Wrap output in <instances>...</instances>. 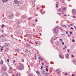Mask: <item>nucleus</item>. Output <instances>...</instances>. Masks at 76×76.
<instances>
[{
    "instance_id": "1",
    "label": "nucleus",
    "mask_w": 76,
    "mask_h": 76,
    "mask_svg": "<svg viewBox=\"0 0 76 76\" xmlns=\"http://www.w3.org/2000/svg\"><path fill=\"white\" fill-rule=\"evenodd\" d=\"M19 69L20 70H23L24 69V67L22 65H20L18 67Z\"/></svg>"
},
{
    "instance_id": "2",
    "label": "nucleus",
    "mask_w": 76,
    "mask_h": 76,
    "mask_svg": "<svg viewBox=\"0 0 76 76\" xmlns=\"http://www.w3.org/2000/svg\"><path fill=\"white\" fill-rule=\"evenodd\" d=\"M59 57L60 58H64V56L63 54H59Z\"/></svg>"
},
{
    "instance_id": "3",
    "label": "nucleus",
    "mask_w": 76,
    "mask_h": 76,
    "mask_svg": "<svg viewBox=\"0 0 76 76\" xmlns=\"http://www.w3.org/2000/svg\"><path fill=\"white\" fill-rule=\"evenodd\" d=\"M54 31L55 33H57V31H58V28H56L54 29Z\"/></svg>"
},
{
    "instance_id": "4",
    "label": "nucleus",
    "mask_w": 76,
    "mask_h": 76,
    "mask_svg": "<svg viewBox=\"0 0 76 76\" xmlns=\"http://www.w3.org/2000/svg\"><path fill=\"white\" fill-rule=\"evenodd\" d=\"M2 70L4 72H6L7 70V67H3Z\"/></svg>"
},
{
    "instance_id": "5",
    "label": "nucleus",
    "mask_w": 76,
    "mask_h": 76,
    "mask_svg": "<svg viewBox=\"0 0 76 76\" xmlns=\"http://www.w3.org/2000/svg\"><path fill=\"white\" fill-rule=\"evenodd\" d=\"M13 16V15L12 13H10V14L9 15V17H10V18H12Z\"/></svg>"
},
{
    "instance_id": "6",
    "label": "nucleus",
    "mask_w": 76,
    "mask_h": 76,
    "mask_svg": "<svg viewBox=\"0 0 76 76\" xmlns=\"http://www.w3.org/2000/svg\"><path fill=\"white\" fill-rule=\"evenodd\" d=\"M69 54H66V56H65V58H66V59H69Z\"/></svg>"
},
{
    "instance_id": "7",
    "label": "nucleus",
    "mask_w": 76,
    "mask_h": 76,
    "mask_svg": "<svg viewBox=\"0 0 76 76\" xmlns=\"http://www.w3.org/2000/svg\"><path fill=\"white\" fill-rule=\"evenodd\" d=\"M18 21V24H20V23H21L22 22V20H17Z\"/></svg>"
},
{
    "instance_id": "8",
    "label": "nucleus",
    "mask_w": 76,
    "mask_h": 76,
    "mask_svg": "<svg viewBox=\"0 0 76 76\" xmlns=\"http://www.w3.org/2000/svg\"><path fill=\"white\" fill-rule=\"evenodd\" d=\"M14 2L15 3V4H19V2L18 1H17L16 0L14 1Z\"/></svg>"
},
{
    "instance_id": "9",
    "label": "nucleus",
    "mask_w": 76,
    "mask_h": 76,
    "mask_svg": "<svg viewBox=\"0 0 76 76\" xmlns=\"http://www.w3.org/2000/svg\"><path fill=\"white\" fill-rule=\"evenodd\" d=\"M72 13L73 15H76V11L74 10H72Z\"/></svg>"
},
{
    "instance_id": "10",
    "label": "nucleus",
    "mask_w": 76,
    "mask_h": 76,
    "mask_svg": "<svg viewBox=\"0 0 76 76\" xmlns=\"http://www.w3.org/2000/svg\"><path fill=\"white\" fill-rule=\"evenodd\" d=\"M16 16L18 17V16H19L20 15V14H19V13L18 12H17L16 14Z\"/></svg>"
},
{
    "instance_id": "11",
    "label": "nucleus",
    "mask_w": 76,
    "mask_h": 76,
    "mask_svg": "<svg viewBox=\"0 0 76 76\" xmlns=\"http://www.w3.org/2000/svg\"><path fill=\"white\" fill-rule=\"evenodd\" d=\"M8 73H13V71L12 70H10L9 71Z\"/></svg>"
},
{
    "instance_id": "12",
    "label": "nucleus",
    "mask_w": 76,
    "mask_h": 76,
    "mask_svg": "<svg viewBox=\"0 0 76 76\" xmlns=\"http://www.w3.org/2000/svg\"><path fill=\"white\" fill-rule=\"evenodd\" d=\"M44 75H45V76H48L49 75L48 73L47 72H46V73H45V74H44Z\"/></svg>"
},
{
    "instance_id": "13",
    "label": "nucleus",
    "mask_w": 76,
    "mask_h": 76,
    "mask_svg": "<svg viewBox=\"0 0 76 76\" xmlns=\"http://www.w3.org/2000/svg\"><path fill=\"white\" fill-rule=\"evenodd\" d=\"M8 50H9V48H6L5 50V53H7V51H8Z\"/></svg>"
},
{
    "instance_id": "14",
    "label": "nucleus",
    "mask_w": 76,
    "mask_h": 76,
    "mask_svg": "<svg viewBox=\"0 0 76 76\" xmlns=\"http://www.w3.org/2000/svg\"><path fill=\"white\" fill-rule=\"evenodd\" d=\"M3 75H6V76H8V74L5 72H3Z\"/></svg>"
},
{
    "instance_id": "15",
    "label": "nucleus",
    "mask_w": 76,
    "mask_h": 76,
    "mask_svg": "<svg viewBox=\"0 0 76 76\" xmlns=\"http://www.w3.org/2000/svg\"><path fill=\"white\" fill-rule=\"evenodd\" d=\"M73 63L74 64H76V60H73Z\"/></svg>"
},
{
    "instance_id": "16",
    "label": "nucleus",
    "mask_w": 76,
    "mask_h": 76,
    "mask_svg": "<svg viewBox=\"0 0 76 76\" xmlns=\"http://www.w3.org/2000/svg\"><path fill=\"white\" fill-rule=\"evenodd\" d=\"M6 41V39L5 38H4L2 40V42H4V41Z\"/></svg>"
},
{
    "instance_id": "17",
    "label": "nucleus",
    "mask_w": 76,
    "mask_h": 76,
    "mask_svg": "<svg viewBox=\"0 0 76 76\" xmlns=\"http://www.w3.org/2000/svg\"><path fill=\"white\" fill-rule=\"evenodd\" d=\"M26 47H29V44H27L26 45Z\"/></svg>"
},
{
    "instance_id": "18",
    "label": "nucleus",
    "mask_w": 76,
    "mask_h": 76,
    "mask_svg": "<svg viewBox=\"0 0 76 76\" xmlns=\"http://www.w3.org/2000/svg\"><path fill=\"white\" fill-rule=\"evenodd\" d=\"M1 64H3V60H1L0 63Z\"/></svg>"
},
{
    "instance_id": "19",
    "label": "nucleus",
    "mask_w": 76,
    "mask_h": 76,
    "mask_svg": "<svg viewBox=\"0 0 76 76\" xmlns=\"http://www.w3.org/2000/svg\"><path fill=\"white\" fill-rule=\"evenodd\" d=\"M3 2H6L7 1H9V0H2Z\"/></svg>"
},
{
    "instance_id": "20",
    "label": "nucleus",
    "mask_w": 76,
    "mask_h": 76,
    "mask_svg": "<svg viewBox=\"0 0 76 76\" xmlns=\"http://www.w3.org/2000/svg\"><path fill=\"white\" fill-rule=\"evenodd\" d=\"M56 72L58 73H60V71L59 70V69H58L56 70Z\"/></svg>"
},
{
    "instance_id": "21",
    "label": "nucleus",
    "mask_w": 76,
    "mask_h": 76,
    "mask_svg": "<svg viewBox=\"0 0 76 76\" xmlns=\"http://www.w3.org/2000/svg\"><path fill=\"white\" fill-rule=\"evenodd\" d=\"M20 74L19 73H17V74H16V76H20Z\"/></svg>"
},
{
    "instance_id": "22",
    "label": "nucleus",
    "mask_w": 76,
    "mask_h": 76,
    "mask_svg": "<svg viewBox=\"0 0 76 76\" xmlns=\"http://www.w3.org/2000/svg\"><path fill=\"white\" fill-rule=\"evenodd\" d=\"M62 26L64 28H66V27H67V26L66 25H63Z\"/></svg>"
},
{
    "instance_id": "23",
    "label": "nucleus",
    "mask_w": 76,
    "mask_h": 76,
    "mask_svg": "<svg viewBox=\"0 0 76 76\" xmlns=\"http://www.w3.org/2000/svg\"><path fill=\"white\" fill-rule=\"evenodd\" d=\"M16 51H19V49H15Z\"/></svg>"
},
{
    "instance_id": "24",
    "label": "nucleus",
    "mask_w": 76,
    "mask_h": 76,
    "mask_svg": "<svg viewBox=\"0 0 76 76\" xmlns=\"http://www.w3.org/2000/svg\"><path fill=\"white\" fill-rule=\"evenodd\" d=\"M42 72L43 73L45 74V73H47V72H46L44 71H43Z\"/></svg>"
},
{
    "instance_id": "25",
    "label": "nucleus",
    "mask_w": 76,
    "mask_h": 76,
    "mask_svg": "<svg viewBox=\"0 0 76 76\" xmlns=\"http://www.w3.org/2000/svg\"><path fill=\"white\" fill-rule=\"evenodd\" d=\"M25 51L26 53H28V51L27 49L25 50Z\"/></svg>"
},
{
    "instance_id": "26",
    "label": "nucleus",
    "mask_w": 76,
    "mask_h": 76,
    "mask_svg": "<svg viewBox=\"0 0 76 76\" xmlns=\"http://www.w3.org/2000/svg\"><path fill=\"white\" fill-rule=\"evenodd\" d=\"M72 41L73 42H75V40L74 39H73Z\"/></svg>"
},
{
    "instance_id": "27",
    "label": "nucleus",
    "mask_w": 76,
    "mask_h": 76,
    "mask_svg": "<svg viewBox=\"0 0 76 76\" xmlns=\"http://www.w3.org/2000/svg\"><path fill=\"white\" fill-rule=\"evenodd\" d=\"M28 76H33V75H32V74H30L28 75Z\"/></svg>"
},
{
    "instance_id": "28",
    "label": "nucleus",
    "mask_w": 76,
    "mask_h": 76,
    "mask_svg": "<svg viewBox=\"0 0 76 76\" xmlns=\"http://www.w3.org/2000/svg\"><path fill=\"white\" fill-rule=\"evenodd\" d=\"M3 66V67H6V65L5 64H4Z\"/></svg>"
},
{
    "instance_id": "29",
    "label": "nucleus",
    "mask_w": 76,
    "mask_h": 76,
    "mask_svg": "<svg viewBox=\"0 0 76 76\" xmlns=\"http://www.w3.org/2000/svg\"><path fill=\"white\" fill-rule=\"evenodd\" d=\"M36 73L37 74H39V72L37 71H36Z\"/></svg>"
},
{
    "instance_id": "30",
    "label": "nucleus",
    "mask_w": 76,
    "mask_h": 76,
    "mask_svg": "<svg viewBox=\"0 0 76 76\" xmlns=\"http://www.w3.org/2000/svg\"><path fill=\"white\" fill-rule=\"evenodd\" d=\"M3 27H4V25L3 24H2V26H1L2 28H3Z\"/></svg>"
},
{
    "instance_id": "31",
    "label": "nucleus",
    "mask_w": 76,
    "mask_h": 76,
    "mask_svg": "<svg viewBox=\"0 0 76 76\" xmlns=\"http://www.w3.org/2000/svg\"><path fill=\"white\" fill-rule=\"evenodd\" d=\"M27 37H30V35L29 34H27L26 35Z\"/></svg>"
},
{
    "instance_id": "32",
    "label": "nucleus",
    "mask_w": 76,
    "mask_h": 76,
    "mask_svg": "<svg viewBox=\"0 0 76 76\" xmlns=\"http://www.w3.org/2000/svg\"><path fill=\"white\" fill-rule=\"evenodd\" d=\"M46 71L47 72H48V68H46Z\"/></svg>"
},
{
    "instance_id": "33",
    "label": "nucleus",
    "mask_w": 76,
    "mask_h": 76,
    "mask_svg": "<svg viewBox=\"0 0 76 76\" xmlns=\"http://www.w3.org/2000/svg\"><path fill=\"white\" fill-rule=\"evenodd\" d=\"M41 70H42V69H43V66H41Z\"/></svg>"
},
{
    "instance_id": "34",
    "label": "nucleus",
    "mask_w": 76,
    "mask_h": 76,
    "mask_svg": "<svg viewBox=\"0 0 76 76\" xmlns=\"http://www.w3.org/2000/svg\"><path fill=\"white\" fill-rule=\"evenodd\" d=\"M37 10H39V9H40V8H39V7H37Z\"/></svg>"
},
{
    "instance_id": "35",
    "label": "nucleus",
    "mask_w": 76,
    "mask_h": 76,
    "mask_svg": "<svg viewBox=\"0 0 76 76\" xmlns=\"http://www.w3.org/2000/svg\"><path fill=\"white\" fill-rule=\"evenodd\" d=\"M58 39V37H56L54 39V40H56L57 39Z\"/></svg>"
},
{
    "instance_id": "36",
    "label": "nucleus",
    "mask_w": 76,
    "mask_h": 76,
    "mask_svg": "<svg viewBox=\"0 0 76 76\" xmlns=\"http://www.w3.org/2000/svg\"><path fill=\"white\" fill-rule=\"evenodd\" d=\"M57 5H58V4H56V7H58V6H57Z\"/></svg>"
},
{
    "instance_id": "37",
    "label": "nucleus",
    "mask_w": 76,
    "mask_h": 76,
    "mask_svg": "<svg viewBox=\"0 0 76 76\" xmlns=\"http://www.w3.org/2000/svg\"><path fill=\"white\" fill-rule=\"evenodd\" d=\"M23 56L24 57H26V54H24Z\"/></svg>"
},
{
    "instance_id": "38",
    "label": "nucleus",
    "mask_w": 76,
    "mask_h": 76,
    "mask_svg": "<svg viewBox=\"0 0 76 76\" xmlns=\"http://www.w3.org/2000/svg\"><path fill=\"white\" fill-rule=\"evenodd\" d=\"M10 69H11V70H13V68L11 67H10Z\"/></svg>"
},
{
    "instance_id": "39",
    "label": "nucleus",
    "mask_w": 76,
    "mask_h": 76,
    "mask_svg": "<svg viewBox=\"0 0 76 76\" xmlns=\"http://www.w3.org/2000/svg\"><path fill=\"white\" fill-rule=\"evenodd\" d=\"M7 62H9V59H7Z\"/></svg>"
},
{
    "instance_id": "40",
    "label": "nucleus",
    "mask_w": 76,
    "mask_h": 76,
    "mask_svg": "<svg viewBox=\"0 0 76 76\" xmlns=\"http://www.w3.org/2000/svg\"><path fill=\"white\" fill-rule=\"evenodd\" d=\"M61 9H59L58 10V11H59V12H61Z\"/></svg>"
},
{
    "instance_id": "41",
    "label": "nucleus",
    "mask_w": 76,
    "mask_h": 76,
    "mask_svg": "<svg viewBox=\"0 0 76 76\" xmlns=\"http://www.w3.org/2000/svg\"><path fill=\"white\" fill-rule=\"evenodd\" d=\"M60 40L61 42H63V39H60Z\"/></svg>"
},
{
    "instance_id": "42",
    "label": "nucleus",
    "mask_w": 76,
    "mask_h": 76,
    "mask_svg": "<svg viewBox=\"0 0 76 76\" xmlns=\"http://www.w3.org/2000/svg\"><path fill=\"white\" fill-rule=\"evenodd\" d=\"M69 33H70V35H71L72 34V32L71 31H70Z\"/></svg>"
},
{
    "instance_id": "43",
    "label": "nucleus",
    "mask_w": 76,
    "mask_h": 76,
    "mask_svg": "<svg viewBox=\"0 0 76 76\" xmlns=\"http://www.w3.org/2000/svg\"><path fill=\"white\" fill-rule=\"evenodd\" d=\"M41 14L42 15H44V12H42L41 13Z\"/></svg>"
},
{
    "instance_id": "44",
    "label": "nucleus",
    "mask_w": 76,
    "mask_h": 76,
    "mask_svg": "<svg viewBox=\"0 0 76 76\" xmlns=\"http://www.w3.org/2000/svg\"><path fill=\"white\" fill-rule=\"evenodd\" d=\"M13 62L14 63H15V62H16V61H15V60H13Z\"/></svg>"
},
{
    "instance_id": "45",
    "label": "nucleus",
    "mask_w": 76,
    "mask_h": 76,
    "mask_svg": "<svg viewBox=\"0 0 76 76\" xmlns=\"http://www.w3.org/2000/svg\"><path fill=\"white\" fill-rule=\"evenodd\" d=\"M62 45H64V42H62Z\"/></svg>"
},
{
    "instance_id": "46",
    "label": "nucleus",
    "mask_w": 76,
    "mask_h": 76,
    "mask_svg": "<svg viewBox=\"0 0 76 76\" xmlns=\"http://www.w3.org/2000/svg\"><path fill=\"white\" fill-rule=\"evenodd\" d=\"M45 67H46V68H48V66H45Z\"/></svg>"
},
{
    "instance_id": "47",
    "label": "nucleus",
    "mask_w": 76,
    "mask_h": 76,
    "mask_svg": "<svg viewBox=\"0 0 76 76\" xmlns=\"http://www.w3.org/2000/svg\"><path fill=\"white\" fill-rule=\"evenodd\" d=\"M35 60H37V56H35Z\"/></svg>"
},
{
    "instance_id": "48",
    "label": "nucleus",
    "mask_w": 76,
    "mask_h": 76,
    "mask_svg": "<svg viewBox=\"0 0 76 76\" xmlns=\"http://www.w3.org/2000/svg\"><path fill=\"white\" fill-rule=\"evenodd\" d=\"M44 62L42 63V66H44Z\"/></svg>"
},
{
    "instance_id": "49",
    "label": "nucleus",
    "mask_w": 76,
    "mask_h": 76,
    "mask_svg": "<svg viewBox=\"0 0 76 76\" xmlns=\"http://www.w3.org/2000/svg\"><path fill=\"white\" fill-rule=\"evenodd\" d=\"M22 62H24V60H23V59H22Z\"/></svg>"
},
{
    "instance_id": "50",
    "label": "nucleus",
    "mask_w": 76,
    "mask_h": 76,
    "mask_svg": "<svg viewBox=\"0 0 76 76\" xmlns=\"http://www.w3.org/2000/svg\"><path fill=\"white\" fill-rule=\"evenodd\" d=\"M71 29H72V30H73L74 28H73V27H71Z\"/></svg>"
},
{
    "instance_id": "51",
    "label": "nucleus",
    "mask_w": 76,
    "mask_h": 76,
    "mask_svg": "<svg viewBox=\"0 0 76 76\" xmlns=\"http://www.w3.org/2000/svg\"><path fill=\"white\" fill-rule=\"evenodd\" d=\"M56 45H57V46H58V45H59V44L58 43L56 44Z\"/></svg>"
},
{
    "instance_id": "52",
    "label": "nucleus",
    "mask_w": 76,
    "mask_h": 76,
    "mask_svg": "<svg viewBox=\"0 0 76 76\" xmlns=\"http://www.w3.org/2000/svg\"><path fill=\"white\" fill-rule=\"evenodd\" d=\"M4 36V35H2L1 36V37H3Z\"/></svg>"
},
{
    "instance_id": "53",
    "label": "nucleus",
    "mask_w": 76,
    "mask_h": 76,
    "mask_svg": "<svg viewBox=\"0 0 76 76\" xmlns=\"http://www.w3.org/2000/svg\"><path fill=\"white\" fill-rule=\"evenodd\" d=\"M63 9L64 10H66V7H64Z\"/></svg>"
},
{
    "instance_id": "54",
    "label": "nucleus",
    "mask_w": 76,
    "mask_h": 76,
    "mask_svg": "<svg viewBox=\"0 0 76 76\" xmlns=\"http://www.w3.org/2000/svg\"><path fill=\"white\" fill-rule=\"evenodd\" d=\"M4 47V46H2L1 48V49L3 48Z\"/></svg>"
},
{
    "instance_id": "55",
    "label": "nucleus",
    "mask_w": 76,
    "mask_h": 76,
    "mask_svg": "<svg viewBox=\"0 0 76 76\" xmlns=\"http://www.w3.org/2000/svg\"><path fill=\"white\" fill-rule=\"evenodd\" d=\"M4 47H7V45H6Z\"/></svg>"
},
{
    "instance_id": "56",
    "label": "nucleus",
    "mask_w": 76,
    "mask_h": 76,
    "mask_svg": "<svg viewBox=\"0 0 76 76\" xmlns=\"http://www.w3.org/2000/svg\"><path fill=\"white\" fill-rule=\"evenodd\" d=\"M64 75H65V76H66V75H68V74L66 73V74H65Z\"/></svg>"
},
{
    "instance_id": "57",
    "label": "nucleus",
    "mask_w": 76,
    "mask_h": 76,
    "mask_svg": "<svg viewBox=\"0 0 76 76\" xmlns=\"http://www.w3.org/2000/svg\"><path fill=\"white\" fill-rule=\"evenodd\" d=\"M68 36L69 37H71V36L69 34H67Z\"/></svg>"
},
{
    "instance_id": "58",
    "label": "nucleus",
    "mask_w": 76,
    "mask_h": 76,
    "mask_svg": "<svg viewBox=\"0 0 76 76\" xmlns=\"http://www.w3.org/2000/svg\"><path fill=\"white\" fill-rule=\"evenodd\" d=\"M35 44H36L37 45V44H38V43H37V42H35Z\"/></svg>"
},
{
    "instance_id": "59",
    "label": "nucleus",
    "mask_w": 76,
    "mask_h": 76,
    "mask_svg": "<svg viewBox=\"0 0 76 76\" xmlns=\"http://www.w3.org/2000/svg\"><path fill=\"white\" fill-rule=\"evenodd\" d=\"M75 74H72V76H75Z\"/></svg>"
},
{
    "instance_id": "60",
    "label": "nucleus",
    "mask_w": 76,
    "mask_h": 76,
    "mask_svg": "<svg viewBox=\"0 0 76 76\" xmlns=\"http://www.w3.org/2000/svg\"><path fill=\"white\" fill-rule=\"evenodd\" d=\"M72 57H75V56H73V54H72Z\"/></svg>"
},
{
    "instance_id": "61",
    "label": "nucleus",
    "mask_w": 76,
    "mask_h": 76,
    "mask_svg": "<svg viewBox=\"0 0 76 76\" xmlns=\"http://www.w3.org/2000/svg\"><path fill=\"white\" fill-rule=\"evenodd\" d=\"M3 48L1 49V51H3Z\"/></svg>"
},
{
    "instance_id": "62",
    "label": "nucleus",
    "mask_w": 76,
    "mask_h": 76,
    "mask_svg": "<svg viewBox=\"0 0 76 76\" xmlns=\"http://www.w3.org/2000/svg\"><path fill=\"white\" fill-rule=\"evenodd\" d=\"M70 26H73V24H70Z\"/></svg>"
},
{
    "instance_id": "63",
    "label": "nucleus",
    "mask_w": 76,
    "mask_h": 76,
    "mask_svg": "<svg viewBox=\"0 0 76 76\" xmlns=\"http://www.w3.org/2000/svg\"><path fill=\"white\" fill-rule=\"evenodd\" d=\"M64 16H66L67 15H64Z\"/></svg>"
},
{
    "instance_id": "64",
    "label": "nucleus",
    "mask_w": 76,
    "mask_h": 76,
    "mask_svg": "<svg viewBox=\"0 0 76 76\" xmlns=\"http://www.w3.org/2000/svg\"><path fill=\"white\" fill-rule=\"evenodd\" d=\"M38 59H41V57H39V58H38Z\"/></svg>"
}]
</instances>
